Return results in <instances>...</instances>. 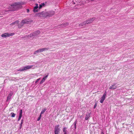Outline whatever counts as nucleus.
I'll list each match as a JSON object with an SVG mask.
<instances>
[{"mask_svg":"<svg viewBox=\"0 0 134 134\" xmlns=\"http://www.w3.org/2000/svg\"><path fill=\"white\" fill-rule=\"evenodd\" d=\"M55 12L53 10L49 11L44 12H40L36 14V16L42 17H50L54 15Z\"/></svg>","mask_w":134,"mask_h":134,"instance_id":"1","label":"nucleus"},{"mask_svg":"<svg viewBox=\"0 0 134 134\" xmlns=\"http://www.w3.org/2000/svg\"><path fill=\"white\" fill-rule=\"evenodd\" d=\"M24 4L25 3L23 2H15L12 4L11 6L14 7H15L18 8L19 9H21L22 7V5Z\"/></svg>","mask_w":134,"mask_h":134,"instance_id":"2","label":"nucleus"},{"mask_svg":"<svg viewBox=\"0 0 134 134\" xmlns=\"http://www.w3.org/2000/svg\"><path fill=\"white\" fill-rule=\"evenodd\" d=\"M60 126L58 125H56L54 128V134H59L60 131Z\"/></svg>","mask_w":134,"mask_h":134,"instance_id":"3","label":"nucleus"},{"mask_svg":"<svg viewBox=\"0 0 134 134\" xmlns=\"http://www.w3.org/2000/svg\"><path fill=\"white\" fill-rule=\"evenodd\" d=\"M32 66V65L27 66H24L22 68H20L19 69H18L17 71H23L24 70H26L27 69H29L31 68Z\"/></svg>","mask_w":134,"mask_h":134,"instance_id":"4","label":"nucleus"},{"mask_svg":"<svg viewBox=\"0 0 134 134\" xmlns=\"http://www.w3.org/2000/svg\"><path fill=\"white\" fill-rule=\"evenodd\" d=\"M32 22V20L27 21V20L24 19L22 20L20 24L23 26L24 24H30Z\"/></svg>","mask_w":134,"mask_h":134,"instance_id":"5","label":"nucleus"},{"mask_svg":"<svg viewBox=\"0 0 134 134\" xmlns=\"http://www.w3.org/2000/svg\"><path fill=\"white\" fill-rule=\"evenodd\" d=\"M107 94V92L106 91L103 94V96L101 97L100 98V103H103L104 100L105 99Z\"/></svg>","mask_w":134,"mask_h":134,"instance_id":"6","label":"nucleus"},{"mask_svg":"<svg viewBox=\"0 0 134 134\" xmlns=\"http://www.w3.org/2000/svg\"><path fill=\"white\" fill-rule=\"evenodd\" d=\"M95 19L96 18L95 17H93L92 18H90L88 20L85 21L86 23V24L91 23L95 20Z\"/></svg>","mask_w":134,"mask_h":134,"instance_id":"7","label":"nucleus"},{"mask_svg":"<svg viewBox=\"0 0 134 134\" xmlns=\"http://www.w3.org/2000/svg\"><path fill=\"white\" fill-rule=\"evenodd\" d=\"M116 84L114 83L109 88V89L110 90H114L117 88V86L116 85Z\"/></svg>","mask_w":134,"mask_h":134,"instance_id":"8","label":"nucleus"},{"mask_svg":"<svg viewBox=\"0 0 134 134\" xmlns=\"http://www.w3.org/2000/svg\"><path fill=\"white\" fill-rule=\"evenodd\" d=\"M77 123V120H76L75 121L73 124L71 126V127L72 128H74V130H75L76 129V124Z\"/></svg>","mask_w":134,"mask_h":134,"instance_id":"9","label":"nucleus"},{"mask_svg":"<svg viewBox=\"0 0 134 134\" xmlns=\"http://www.w3.org/2000/svg\"><path fill=\"white\" fill-rule=\"evenodd\" d=\"M91 114V113H87L85 116V120H88L89 118L90 117Z\"/></svg>","mask_w":134,"mask_h":134,"instance_id":"10","label":"nucleus"},{"mask_svg":"<svg viewBox=\"0 0 134 134\" xmlns=\"http://www.w3.org/2000/svg\"><path fill=\"white\" fill-rule=\"evenodd\" d=\"M67 127H64L63 129V131L64 134H68V131L67 130Z\"/></svg>","mask_w":134,"mask_h":134,"instance_id":"11","label":"nucleus"},{"mask_svg":"<svg viewBox=\"0 0 134 134\" xmlns=\"http://www.w3.org/2000/svg\"><path fill=\"white\" fill-rule=\"evenodd\" d=\"M50 48H44L39 49V50L40 52V53L42 52L43 51H47Z\"/></svg>","mask_w":134,"mask_h":134,"instance_id":"12","label":"nucleus"},{"mask_svg":"<svg viewBox=\"0 0 134 134\" xmlns=\"http://www.w3.org/2000/svg\"><path fill=\"white\" fill-rule=\"evenodd\" d=\"M19 21L18 20H16L10 24L11 26H13L14 25H17L19 23Z\"/></svg>","mask_w":134,"mask_h":134,"instance_id":"13","label":"nucleus"},{"mask_svg":"<svg viewBox=\"0 0 134 134\" xmlns=\"http://www.w3.org/2000/svg\"><path fill=\"white\" fill-rule=\"evenodd\" d=\"M48 75V74L45 77H44L43 78L41 81H40V84H41L43 83L45 81V80L47 78V77Z\"/></svg>","mask_w":134,"mask_h":134,"instance_id":"14","label":"nucleus"},{"mask_svg":"<svg viewBox=\"0 0 134 134\" xmlns=\"http://www.w3.org/2000/svg\"><path fill=\"white\" fill-rule=\"evenodd\" d=\"M40 32L39 31H37L33 32V34H34V36H35L38 35Z\"/></svg>","mask_w":134,"mask_h":134,"instance_id":"15","label":"nucleus"},{"mask_svg":"<svg viewBox=\"0 0 134 134\" xmlns=\"http://www.w3.org/2000/svg\"><path fill=\"white\" fill-rule=\"evenodd\" d=\"M38 4H36V6L34 7V9L33 10L34 12H37L38 11V10L37 9L38 8Z\"/></svg>","mask_w":134,"mask_h":134,"instance_id":"16","label":"nucleus"},{"mask_svg":"<svg viewBox=\"0 0 134 134\" xmlns=\"http://www.w3.org/2000/svg\"><path fill=\"white\" fill-rule=\"evenodd\" d=\"M13 93H10L9 95L7 97V101H8L9 100H10V99L11 98L12 96V95Z\"/></svg>","mask_w":134,"mask_h":134,"instance_id":"17","label":"nucleus"},{"mask_svg":"<svg viewBox=\"0 0 134 134\" xmlns=\"http://www.w3.org/2000/svg\"><path fill=\"white\" fill-rule=\"evenodd\" d=\"M69 25V23H63L61 25V26L63 27H64L68 25Z\"/></svg>","mask_w":134,"mask_h":134,"instance_id":"18","label":"nucleus"},{"mask_svg":"<svg viewBox=\"0 0 134 134\" xmlns=\"http://www.w3.org/2000/svg\"><path fill=\"white\" fill-rule=\"evenodd\" d=\"M86 23V21H84L83 22L80 23L79 25V27H81L83 26L84 25H85Z\"/></svg>","mask_w":134,"mask_h":134,"instance_id":"19","label":"nucleus"},{"mask_svg":"<svg viewBox=\"0 0 134 134\" xmlns=\"http://www.w3.org/2000/svg\"><path fill=\"white\" fill-rule=\"evenodd\" d=\"M43 6H45V4L44 3H41V4L39 5V9H41Z\"/></svg>","mask_w":134,"mask_h":134,"instance_id":"20","label":"nucleus"},{"mask_svg":"<svg viewBox=\"0 0 134 134\" xmlns=\"http://www.w3.org/2000/svg\"><path fill=\"white\" fill-rule=\"evenodd\" d=\"M46 110L47 108H45L44 109H42L40 114L42 115V114H43L45 111Z\"/></svg>","mask_w":134,"mask_h":134,"instance_id":"21","label":"nucleus"},{"mask_svg":"<svg viewBox=\"0 0 134 134\" xmlns=\"http://www.w3.org/2000/svg\"><path fill=\"white\" fill-rule=\"evenodd\" d=\"M10 114L11 115V117L12 118L14 117L16 115V114L13 112L11 113Z\"/></svg>","mask_w":134,"mask_h":134,"instance_id":"22","label":"nucleus"},{"mask_svg":"<svg viewBox=\"0 0 134 134\" xmlns=\"http://www.w3.org/2000/svg\"><path fill=\"white\" fill-rule=\"evenodd\" d=\"M40 53L39 51V49H38L36 51H35L34 52V54H36L37 53Z\"/></svg>","mask_w":134,"mask_h":134,"instance_id":"23","label":"nucleus"},{"mask_svg":"<svg viewBox=\"0 0 134 134\" xmlns=\"http://www.w3.org/2000/svg\"><path fill=\"white\" fill-rule=\"evenodd\" d=\"M22 110L20 109L19 113V116H22Z\"/></svg>","mask_w":134,"mask_h":134,"instance_id":"24","label":"nucleus"},{"mask_svg":"<svg viewBox=\"0 0 134 134\" xmlns=\"http://www.w3.org/2000/svg\"><path fill=\"white\" fill-rule=\"evenodd\" d=\"M41 115L40 114V116L37 119V121H39L40 119H41Z\"/></svg>","mask_w":134,"mask_h":134,"instance_id":"25","label":"nucleus"},{"mask_svg":"<svg viewBox=\"0 0 134 134\" xmlns=\"http://www.w3.org/2000/svg\"><path fill=\"white\" fill-rule=\"evenodd\" d=\"M32 36H34V34H33V33L31 34L30 35H29L28 37H31Z\"/></svg>","mask_w":134,"mask_h":134,"instance_id":"26","label":"nucleus"},{"mask_svg":"<svg viewBox=\"0 0 134 134\" xmlns=\"http://www.w3.org/2000/svg\"><path fill=\"white\" fill-rule=\"evenodd\" d=\"M5 34L6 37H9V33H5Z\"/></svg>","mask_w":134,"mask_h":134,"instance_id":"27","label":"nucleus"},{"mask_svg":"<svg viewBox=\"0 0 134 134\" xmlns=\"http://www.w3.org/2000/svg\"><path fill=\"white\" fill-rule=\"evenodd\" d=\"M17 25L18 26V28L19 29L21 28L22 27V25H21L20 24H18Z\"/></svg>","mask_w":134,"mask_h":134,"instance_id":"28","label":"nucleus"},{"mask_svg":"<svg viewBox=\"0 0 134 134\" xmlns=\"http://www.w3.org/2000/svg\"><path fill=\"white\" fill-rule=\"evenodd\" d=\"M86 1H83V2H81L80 3L81 4L84 5L86 4Z\"/></svg>","mask_w":134,"mask_h":134,"instance_id":"29","label":"nucleus"},{"mask_svg":"<svg viewBox=\"0 0 134 134\" xmlns=\"http://www.w3.org/2000/svg\"><path fill=\"white\" fill-rule=\"evenodd\" d=\"M1 36L2 37H6V36H5V33L3 34H2L1 35Z\"/></svg>","mask_w":134,"mask_h":134,"instance_id":"30","label":"nucleus"},{"mask_svg":"<svg viewBox=\"0 0 134 134\" xmlns=\"http://www.w3.org/2000/svg\"><path fill=\"white\" fill-rule=\"evenodd\" d=\"M22 117V116H19L18 118V121H19L20 120L21 118Z\"/></svg>","mask_w":134,"mask_h":134,"instance_id":"31","label":"nucleus"},{"mask_svg":"<svg viewBox=\"0 0 134 134\" xmlns=\"http://www.w3.org/2000/svg\"><path fill=\"white\" fill-rule=\"evenodd\" d=\"M23 123V119H22L21 120V122L20 125L21 126H22V124Z\"/></svg>","mask_w":134,"mask_h":134,"instance_id":"32","label":"nucleus"},{"mask_svg":"<svg viewBox=\"0 0 134 134\" xmlns=\"http://www.w3.org/2000/svg\"><path fill=\"white\" fill-rule=\"evenodd\" d=\"M14 33H12L10 34H9V36H12L14 35Z\"/></svg>","mask_w":134,"mask_h":134,"instance_id":"33","label":"nucleus"},{"mask_svg":"<svg viewBox=\"0 0 134 134\" xmlns=\"http://www.w3.org/2000/svg\"><path fill=\"white\" fill-rule=\"evenodd\" d=\"M97 103H96L94 106L93 108L94 109H95L96 107V106H97Z\"/></svg>","mask_w":134,"mask_h":134,"instance_id":"34","label":"nucleus"},{"mask_svg":"<svg viewBox=\"0 0 134 134\" xmlns=\"http://www.w3.org/2000/svg\"><path fill=\"white\" fill-rule=\"evenodd\" d=\"M40 78H39V79H37L36 81L35 82V83H36L38 82V81L40 80Z\"/></svg>","mask_w":134,"mask_h":134,"instance_id":"35","label":"nucleus"},{"mask_svg":"<svg viewBox=\"0 0 134 134\" xmlns=\"http://www.w3.org/2000/svg\"><path fill=\"white\" fill-rule=\"evenodd\" d=\"M26 10H27V13H29V9H26Z\"/></svg>","mask_w":134,"mask_h":134,"instance_id":"36","label":"nucleus"},{"mask_svg":"<svg viewBox=\"0 0 134 134\" xmlns=\"http://www.w3.org/2000/svg\"><path fill=\"white\" fill-rule=\"evenodd\" d=\"M22 126H21L20 125V127H19V129H20L21 128Z\"/></svg>","mask_w":134,"mask_h":134,"instance_id":"37","label":"nucleus"},{"mask_svg":"<svg viewBox=\"0 0 134 134\" xmlns=\"http://www.w3.org/2000/svg\"><path fill=\"white\" fill-rule=\"evenodd\" d=\"M101 134H104V133L103 132V131H102L101 132Z\"/></svg>","mask_w":134,"mask_h":134,"instance_id":"38","label":"nucleus"},{"mask_svg":"<svg viewBox=\"0 0 134 134\" xmlns=\"http://www.w3.org/2000/svg\"><path fill=\"white\" fill-rule=\"evenodd\" d=\"M15 78H14V77H13L12 78V80H14V79Z\"/></svg>","mask_w":134,"mask_h":134,"instance_id":"39","label":"nucleus"},{"mask_svg":"<svg viewBox=\"0 0 134 134\" xmlns=\"http://www.w3.org/2000/svg\"><path fill=\"white\" fill-rule=\"evenodd\" d=\"M91 1H93L94 0H91Z\"/></svg>","mask_w":134,"mask_h":134,"instance_id":"40","label":"nucleus"}]
</instances>
